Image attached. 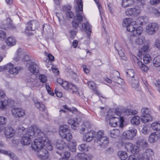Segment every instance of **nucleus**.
Wrapping results in <instances>:
<instances>
[{"instance_id":"nucleus-44","label":"nucleus","mask_w":160,"mask_h":160,"mask_svg":"<svg viewBox=\"0 0 160 160\" xmlns=\"http://www.w3.org/2000/svg\"><path fill=\"white\" fill-rule=\"evenodd\" d=\"M131 22V19L130 18H126L124 19L123 21L122 26L126 28L130 25Z\"/></svg>"},{"instance_id":"nucleus-61","label":"nucleus","mask_w":160,"mask_h":160,"mask_svg":"<svg viewBox=\"0 0 160 160\" xmlns=\"http://www.w3.org/2000/svg\"><path fill=\"white\" fill-rule=\"evenodd\" d=\"M72 86L73 87L71 88H69L68 90H72V93H74L75 92H77V87L75 85H73L72 84Z\"/></svg>"},{"instance_id":"nucleus-47","label":"nucleus","mask_w":160,"mask_h":160,"mask_svg":"<svg viewBox=\"0 0 160 160\" xmlns=\"http://www.w3.org/2000/svg\"><path fill=\"white\" fill-rule=\"evenodd\" d=\"M112 80L114 82L119 84L122 83L123 80L119 76H114L112 78Z\"/></svg>"},{"instance_id":"nucleus-51","label":"nucleus","mask_w":160,"mask_h":160,"mask_svg":"<svg viewBox=\"0 0 160 160\" xmlns=\"http://www.w3.org/2000/svg\"><path fill=\"white\" fill-rule=\"evenodd\" d=\"M66 17L67 18H72L74 17L73 13L69 11L66 12Z\"/></svg>"},{"instance_id":"nucleus-49","label":"nucleus","mask_w":160,"mask_h":160,"mask_svg":"<svg viewBox=\"0 0 160 160\" xmlns=\"http://www.w3.org/2000/svg\"><path fill=\"white\" fill-rule=\"evenodd\" d=\"M63 107L64 108L68 110L73 113L76 114V112L78 111V110L74 107H72L71 108H67L66 106H64Z\"/></svg>"},{"instance_id":"nucleus-12","label":"nucleus","mask_w":160,"mask_h":160,"mask_svg":"<svg viewBox=\"0 0 160 160\" xmlns=\"http://www.w3.org/2000/svg\"><path fill=\"white\" fill-rule=\"evenodd\" d=\"M124 147L127 151L131 152L133 154H135L138 151L137 148L132 143L129 142H127L125 143Z\"/></svg>"},{"instance_id":"nucleus-60","label":"nucleus","mask_w":160,"mask_h":160,"mask_svg":"<svg viewBox=\"0 0 160 160\" xmlns=\"http://www.w3.org/2000/svg\"><path fill=\"white\" fill-rule=\"evenodd\" d=\"M137 3L140 5L143 6L146 4V2L145 0H136Z\"/></svg>"},{"instance_id":"nucleus-31","label":"nucleus","mask_w":160,"mask_h":160,"mask_svg":"<svg viewBox=\"0 0 160 160\" xmlns=\"http://www.w3.org/2000/svg\"><path fill=\"white\" fill-rule=\"evenodd\" d=\"M109 132L110 136L113 138H116L118 137L120 134L119 131L116 129H113L110 131Z\"/></svg>"},{"instance_id":"nucleus-35","label":"nucleus","mask_w":160,"mask_h":160,"mask_svg":"<svg viewBox=\"0 0 160 160\" xmlns=\"http://www.w3.org/2000/svg\"><path fill=\"white\" fill-rule=\"evenodd\" d=\"M142 28L141 27H135L133 32V34L135 36H138L140 35L142 32Z\"/></svg>"},{"instance_id":"nucleus-50","label":"nucleus","mask_w":160,"mask_h":160,"mask_svg":"<svg viewBox=\"0 0 160 160\" xmlns=\"http://www.w3.org/2000/svg\"><path fill=\"white\" fill-rule=\"evenodd\" d=\"M39 79L42 83H45L47 81V77L44 75H40L39 76Z\"/></svg>"},{"instance_id":"nucleus-11","label":"nucleus","mask_w":160,"mask_h":160,"mask_svg":"<svg viewBox=\"0 0 160 160\" xmlns=\"http://www.w3.org/2000/svg\"><path fill=\"white\" fill-rule=\"evenodd\" d=\"M39 25V22L37 21L31 20L27 23L26 29L28 31H34L38 28Z\"/></svg>"},{"instance_id":"nucleus-54","label":"nucleus","mask_w":160,"mask_h":160,"mask_svg":"<svg viewBox=\"0 0 160 160\" xmlns=\"http://www.w3.org/2000/svg\"><path fill=\"white\" fill-rule=\"evenodd\" d=\"M70 156V153L68 151L65 152L63 153V158L65 159L66 160H67L69 158Z\"/></svg>"},{"instance_id":"nucleus-1","label":"nucleus","mask_w":160,"mask_h":160,"mask_svg":"<svg viewBox=\"0 0 160 160\" xmlns=\"http://www.w3.org/2000/svg\"><path fill=\"white\" fill-rule=\"evenodd\" d=\"M19 132L23 135L21 140L22 145H27L31 142V138L35 137H39L40 135L43 136L44 133L36 126H32L29 128H25L22 126L18 127Z\"/></svg>"},{"instance_id":"nucleus-46","label":"nucleus","mask_w":160,"mask_h":160,"mask_svg":"<svg viewBox=\"0 0 160 160\" xmlns=\"http://www.w3.org/2000/svg\"><path fill=\"white\" fill-rule=\"evenodd\" d=\"M68 123L71 125L72 129L75 130L76 128V125L77 122H75L73 119H70L68 121Z\"/></svg>"},{"instance_id":"nucleus-20","label":"nucleus","mask_w":160,"mask_h":160,"mask_svg":"<svg viewBox=\"0 0 160 160\" xmlns=\"http://www.w3.org/2000/svg\"><path fill=\"white\" fill-rule=\"evenodd\" d=\"M15 133V131L12 128L7 127L5 129V134L8 138H10L13 136Z\"/></svg>"},{"instance_id":"nucleus-41","label":"nucleus","mask_w":160,"mask_h":160,"mask_svg":"<svg viewBox=\"0 0 160 160\" xmlns=\"http://www.w3.org/2000/svg\"><path fill=\"white\" fill-rule=\"evenodd\" d=\"M35 105L36 107L41 111H43L45 109V107L44 105L38 102H37L35 103Z\"/></svg>"},{"instance_id":"nucleus-18","label":"nucleus","mask_w":160,"mask_h":160,"mask_svg":"<svg viewBox=\"0 0 160 160\" xmlns=\"http://www.w3.org/2000/svg\"><path fill=\"white\" fill-rule=\"evenodd\" d=\"M28 70L33 74L38 73L39 71L38 67L35 62H30V66L28 67Z\"/></svg>"},{"instance_id":"nucleus-43","label":"nucleus","mask_w":160,"mask_h":160,"mask_svg":"<svg viewBox=\"0 0 160 160\" xmlns=\"http://www.w3.org/2000/svg\"><path fill=\"white\" fill-rule=\"evenodd\" d=\"M151 126L152 128L154 130H160V124L157 122H154L152 123Z\"/></svg>"},{"instance_id":"nucleus-52","label":"nucleus","mask_w":160,"mask_h":160,"mask_svg":"<svg viewBox=\"0 0 160 160\" xmlns=\"http://www.w3.org/2000/svg\"><path fill=\"white\" fill-rule=\"evenodd\" d=\"M71 8V7L68 5H64L63 8V11L64 12H67L69 11Z\"/></svg>"},{"instance_id":"nucleus-17","label":"nucleus","mask_w":160,"mask_h":160,"mask_svg":"<svg viewBox=\"0 0 160 160\" xmlns=\"http://www.w3.org/2000/svg\"><path fill=\"white\" fill-rule=\"evenodd\" d=\"M154 155L153 151L151 149H147L142 155L143 160H152Z\"/></svg>"},{"instance_id":"nucleus-64","label":"nucleus","mask_w":160,"mask_h":160,"mask_svg":"<svg viewBox=\"0 0 160 160\" xmlns=\"http://www.w3.org/2000/svg\"><path fill=\"white\" fill-rule=\"evenodd\" d=\"M155 46L158 49H160V41L157 39L155 42Z\"/></svg>"},{"instance_id":"nucleus-16","label":"nucleus","mask_w":160,"mask_h":160,"mask_svg":"<svg viewBox=\"0 0 160 160\" xmlns=\"http://www.w3.org/2000/svg\"><path fill=\"white\" fill-rule=\"evenodd\" d=\"M38 152V156L41 159L45 160L47 159L48 156L49 154L48 152L45 148H41L39 150H35Z\"/></svg>"},{"instance_id":"nucleus-38","label":"nucleus","mask_w":160,"mask_h":160,"mask_svg":"<svg viewBox=\"0 0 160 160\" xmlns=\"http://www.w3.org/2000/svg\"><path fill=\"white\" fill-rule=\"evenodd\" d=\"M153 63L155 67H158L160 66V56L158 55L155 57L153 60Z\"/></svg>"},{"instance_id":"nucleus-5","label":"nucleus","mask_w":160,"mask_h":160,"mask_svg":"<svg viewBox=\"0 0 160 160\" xmlns=\"http://www.w3.org/2000/svg\"><path fill=\"white\" fill-rule=\"evenodd\" d=\"M48 139L45 137L44 134L43 136L40 135L39 137L35 139L34 142L32 144V148L34 150H39L41 148L52 150V147L48 143Z\"/></svg>"},{"instance_id":"nucleus-3","label":"nucleus","mask_w":160,"mask_h":160,"mask_svg":"<svg viewBox=\"0 0 160 160\" xmlns=\"http://www.w3.org/2000/svg\"><path fill=\"white\" fill-rule=\"evenodd\" d=\"M76 16L74 17L72 22V27L76 29L79 24L82 22L83 19H85L83 12V2L82 0H77L76 4L75 6Z\"/></svg>"},{"instance_id":"nucleus-28","label":"nucleus","mask_w":160,"mask_h":160,"mask_svg":"<svg viewBox=\"0 0 160 160\" xmlns=\"http://www.w3.org/2000/svg\"><path fill=\"white\" fill-rule=\"evenodd\" d=\"M118 156L121 160H125L128 157L127 153L123 151H119L118 152Z\"/></svg>"},{"instance_id":"nucleus-58","label":"nucleus","mask_w":160,"mask_h":160,"mask_svg":"<svg viewBox=\"0 0 160 160\" xmlns=\"http://www.w3.org/2000/svg\"><path fill=\"white\" fill-rule=\"evenodd\" d=\"M160 0H150V2L153 5H156L159 3Z\"/></svg>"},{"instance_id":"nucleus-27","label":"nucleus","mask_w":160,"mask_h":160,"mask_svg":"<svg viewBox=\"0 0 160 160\" xmlns=\"http://www.w3.org/2000/svg\"><path fill=\"white\" fill-rule=\"evenodd\" d=\"M7 24L5 26H2V28L4 29H7L8 28L13 29L14 28V27L12 23V20L10 18H8L7 19Z\"/></svg>"},{"instance_id":"nucleus-25","label":"nucleus","mask_w":160,"mask_h":160,"mask_svg":"<svg viewBox=\"0 0 160 160\" xmlns=\"http://www.w3.org/2000/svg\"><path fill=\"white\" fill-rule=\"evenodd\" d=\"M77 157L79 160H90L91 159L90 155L83 153H78Z\"/></svg>"},{"instance_id":"nucleus-8","label":"nucleus","mask_w":160,"mask_h":160,"mask_svg":"<svg viewBox=\"0 0 160 160\" xmlns=\"http://www.w3.org/2000/svg\"><path fill=\"white\" fill-rule=\"evenodd\" d=\"M124 121V119L122 117H119V118L113 117L110 118L109 124L113 127L118 125L120 128H122L123 127Z\"/></svg>"},{"instance_id":"nucleus-24","label":"nucleus","mask_w":160,"mask_h":160,"mask_svg":"<svg viewBox=\"0 0 160 160\" xmlns=\"http://www.w3.org/2000/svg\"><path fill=\"white\" fill-rule=\"evenodd\" d=\"M134 0H122V6L123 8H127L132 5L134 2Z\"/></svg>"},{"instance_id":"nucleus-30","label":"nucleus","mask_w":160,"mask_h":160,"mask_svg":"<svg viewBox=\"0 0 160 160\" xmlns=\"http://www.w3.org/2000/svg\"><path fill=\"white\" fill-rule=\"evenodd\" d=\"M6 42L8 46H12L15 44L16 40L13 37H10L6 40Z\"/></svg>"},{"instance_id":"nucleus-32","label":"nucleus","mask_w":160,"mask_h":160,"mask_svg":"<svg viewBox=\"0 0 160 160\" xmlns=\"http://www.w3.org/2000/svg\"><path fill=\"white\" fill-rule=\"evenodd\" d=\"M10 100L0 101V108L3 109L5 108L7 105L10 106Z\"/></svg>"},{"instance_id":"nucleus-19","label":"nucleus","mask_w":160,"mask_h":160,"mask_svg":"<svg viewBox=\"0 0 160 160\" xmlns=\"http://www.w3.org/2000/svg\"><path fill=\"white\" fill-rule=\"evenodd\" d=\"M137 144L138 147L143 148H148V144L146 140L143 138H140L137 142Z\"/></svg>"},{"instance_id":"nucleus-10","label":"nucleus","mask_w":160,"mask_h":160,"mask_svg":"<svg viewBox=\"0 0 160 160\" xmlns=\"http://www.w3.org/2000/svg\"><path fill=\"white\" fill-rule=\"evenodd\" d=\"M159 28V25L156 23L152 22L149 23L146 27V31L149 35L155 33Z\"/></svg>"},{"instance_id":"nucleus-42","label":"nucleus","mask_w":160,"mask_h":160,"mask_svg":"<svg viewBox=\"0 0 160 160\" xmlns=\"http://www.w3.org/2000/svg\"><path fill=\"white\" fill-rule=\"evenodd\" d=\"M145 40L144 37L142 36L137 38L135 40V42L137 44L141 45L143 44Z\"/></svg>"},{"instance_id":"nucleus-15","label":"nucleus","mask_w":160,"mask_h":160,"mask_svg":"<svg viewBox=\"0 0 160 160\" xmlns=\"http://www.w3.org/2000/svg\"><path fill=\"white\" fill-rule=\"evenodd\" d=\"M136 133L137 130L133 129L124 132L123 135L126 139H132L136 136Z\"/></svg>"},{"instance_id":"nucleus-63","label":"nucleus","mask_w":160,"mask_h":160,"mask_svg":"<svg viewBox=\"0 0 160 160\" xmlns=\"http://www.w3.org/2000/svg\"><path fill=\"white\" fill-rule=\"evenodd\" d=\"M149 47L148 45H146L143 46L142 50L144 52H147L149 49Z\"/></svg>"},{"instance_id":"nucleus-26","label":"nucleus","mask_w":160,"mask_h":160,"mask_svg":"<svg viewBox=\"0 0 160 160\" xmlns=\"http://www.w3.org/2000/svg\"><path fill=\"white\" fill-rule=\"evenodd\" d=\"M91 127V124L89 122H85L81 126V131L82 132L88 131Z\"/></svg>"},{"instance_id":"nucleus-33","label":"nucleus","mask_w":160,"mask_h":160,"mask_svg":"<svg viewBox=\"0 0 160 160\" xmlns=\"http://www.w3.org/2000/svg\"><path fill=\"white\" fill-rule=\"evenodd\" d=\"M140 122V118L138 116H134L131 120V123L133 125H138Z\"/></svg>"},{"instance_id":"nucleus-40","label":"nucleus","mask_w":160,"mask_h":160,"mask_svg":"<svg viewBox=\"0 0 160 160\" xmlns=\"http://www.w3.org/2000/svg\"><path fill=\"white\" fill-rule=\"evenodd\" d=\"M151 60V57L149 54H145L143 55V60L145 64H147Z\"/></svg>"},{"instance_id":"nucleus-7","label":"nucleus","mask_w":160,"mask_h":160,"mask_svg":"<svg viewBox=\"0 0 160 160\" xmlns=\"http://www.w3.org/2000/svg\"><path fill=\"white\" fill-rule=\"evenodd\" d=\"M29 56L25 53L21 48H19L16 51V55L14 59L16 61L20 60L28 61L29 60Z\"/></svg>"},{"instance_id":"nucleus-6","label":"nucleus","mask_w":160,"mask_h":160,"mask_svg":"<svg viewBox=\"0 0 160 160\" xmlns=\"http://www.w3.org/2000/svg\"><path fill=\"white\" fill-rule=\"evenodd\" d=\"M141 116L143 118H142L141 121L143 123H145L152 120V118L151 116V112L150 109L147 108H142L141 110Z\"/></svg>"},{"instance_id":"nucleus-34","label":"nucleus","mask_w":160,"mask_h":160,"mask_svg":"<svg viewBox=\"0 0 160 160\" xmlns=\"http://www.w3.org/2000/svg\"><path fill=\"white\" fill-rule=\"evenodd\" d=\"M137 60L138 61V66L144 72L147 71L148 69L147 65H145L142 62L139 61V60L137 59Z\"/></svg>"},{"instance_id":"nucleus-13","label":"nucleus","mask_w":160,"mask_h":160,"mask_svg":"<svg viewBox=\"0 0 160 160\" xmlns=\"http://www.w3.org/2000/svg\"><path fill=\"white\" fill-rule=\"evenodd\" d=\"M12 115L16 118H21L25 114L24 111L21 108H14L12 110Z\"/></svg>"},{"instance_id":"nucleus-2","label":"nucleus","mask_w":160,"mask_h":160,"mask_svg":"<svg viewBox=\"0 0 160 160\" xmlns=\"http://www.w3.org/2000/svg\"><path fill=\"white\" fill-rule=\"evenodd\" d=\"M95 137V141L97 142L101 148H105L107 147L109 143L108 138L104 136L103 131H99L96 133L94 131H90L87 132L83 137L84 141L89 142Z\"/></svg>"},{"instance_id":"nucleus-48","label":"nucleus","mask_w":160,"mask_h":160,"mask_svg":"<svg viewBox=\"0 0 160 160\" xmlns=\"http://www.w3.org/2000/svg\"><path fill=\"white\" fill-rule=\"evenodd\" d=\"M78 148L79 150L81 151H87L88 150L87 146L85 144H81Z\"/></svg>"},{"instance_id":"nucleus-57","label":"nucleus","mask_w":160,"mask_h":160,"mask_svg":"<svg viewBox=\"0 0 160 160\" xmlns=\"http://www.w3.org/2000/svg\"><path fill=\"white\" fill-rule=\"evenodd\" d=\"M6 119L5 118L0 116V125L5 124L6 122Z\"/></svg>"},{"instance_id":"nucleus-29","label":"nucleus","mask_w":160,"mask_h":160,"mask_svg":"<svg viewBox=\"0 0 160 160\" xmlns=\"http://www.w3.org/2000/svg\"><path fill=\"white\" fill-rule=\"evenodd\" d=\"M139 80L138 77H135V78L131 79V84L132 87L134 88H137L139 87Z\"/></svg>"},{"instance_id":"nucleus-14","label":"nucleus","mask_w":160,"mask_h":160,"mask_svg":"<svg viewBox=\"0 0 160 160\" xmlns=\"http://www.w3.org/2000/svg\"><path fill=\"white\" fill-rule=\"evenodd\" d=\"M127 16L136 17L140 13V10L138 8H134L127 9L125 11Z\"/></svg>"},{"instance_id":"nucleus-45","label":"nucleus","mask_w":160,"mask_h":160,"mask_svg":"<svg viewBox=\"0 0 160 160\" xmlns=\"http://www.w3.org/2000/svg\"><path fill=\"white\" fill-rule=\"evenodd\" d=\"M61 85L64 88L68 90L69 88H71L73 87L72 83H69L68 82L66 81H64Z\"/></svg>"},{"instance_id":"nucleus-4","label":"nucleus","mask_w":160,"mask_h":160,"mask_svg":"<svg viewBox=\"0 0 160 160\" xmlns=\"http://www.w3.org/2000/svg\"><path fill=\"white\" fill-rule=\"evenodd\" d=\"M59 135L63 139L62 140H59L56 143V148L59 150L64 149L67 147V144L64 141L66 140L69 142L72 139V136L70 130L67 127L60 126L59 130Z\"/></svg>"},{"instance_id":"nucleus-21","label":"nucleus","mask_w":160,"mask_h":160,"mask_svg":"<svg viewBox=\"0 0 160 160\" xmlns=\"http://www.w3.org/2000/svg\"><path fill=\"white\" fill-rule=\"evenodd\" d=\"M160 138V133H152L149 138L148 141L151 143L154 142Z\"/></svg>"},{"instance_id":"nucleus-53","label":"nucleus","mask_w":160,"mask_h":160,"mask_svg":"<svg viewBox=\"0 0 160 160\" xmlns=\"http://www.w3.org/2000/svg\"><path fill=\"white\" fill-rule=\"evenodd\" d=\"M70 34V37L72 39H73L74 37L76 36L77 32L74 30H71L69 31Z\"/></svg>"},{"instance_id":"nucleus-37","label":"nucleus","mask_w":160,"mask_h":160,"mask_svg":"<svg viewBox=\"0 0 160 160\" xmlns=\"http://www.w3.org/2000/svg\"><path fill=\"white\" fill-rule=\"evenodd\" d=\"M126 73L127 74V77L129 79L130 78H131V79H132V78L134 79L136 77L135 75L134 71L132 69H128Z\"/></svg>"},{"instance_id":"nucleus-59","label":"nucleus","mask_w":160,"mask_h":160,"mask_svg":"<svg viewBox=\"0 0 160 160\" xmlns=\"http://www.w3.org/2000/svg\"><path fill=\"white\" fill-rule=\"evenodd\" d=\"M6 37V34L5 32L2 30L0 31V39H4Z\"/></svg>"},{"instance_id":"nucleus-9","label":"nucleus","mask_w":160,"mask_h":160,"mask_svg":"<svg viewBox=\"0 0 160 160\" xmlns=\"http://www.w3.org/2000/svg\"><path fill=\"white\" fill-rule=\"evenodd\" d=\"M5 69L8 70V72L13 75H17L21 70H22V68L19 67H14L13 65L11 63H9L4 66Z\"/></svg>"},{"instance_id":"nucleus-39","label":"nucleus","mask_w":160,"mask_h":160,"mask_svg":"<svg viewBox=\"0 0 160 160\" xmlns=\"http://www.w3.org/2000/svg\"><path fill=\"white\" fill-rule=\"evenodd\" d=\"M138 20L140 22V24L141 25H143L148 22V19L146 16L141 17L138 18Z\"/></svg>"},{"instance_id":"nucleus-22","label":"nucleus","mask_w":160,"mask_h":160,"mask_svg":"<svg viewBox=\"0 0 160 160\" xmlns=\"http://www.w3.org/2000/svg\"><path fill=\"white\" fill-rule=\"evenodd\" d=\"M0 153L7 155L12 159V160H14L16 158V156L13 153L9 150H7L3 149H0Z\"/></svg>"},{"instance_id":"nucleus-55","label":"nucleus","mask_w":160,"mask_h":160,"mask_svg":"<svg viewBox=\"0 0 160 160\" xmlns=\"http://www.w3.org/2000/svg\"><path fill=\"white\" fill-rule=\"evenodd\" d=\"M136 27L132 25H129L128 26L126 27L128 31L129 32H133Z\"/></svg>"},{"instance_id":"nucleus-36","label":"nucleus","mask_w":160,"mask_h":160,"mask_svg":"<svg viewBox=\"0 0 160 160\" xmlns=\"http://www.w3.org/2000/svg\"><path fill=\"white\" fill-rule=\"evenodd\" d=\"M68 144V148L69 150L72 152H74L76 151V144L73 142L69 141Z\"/></svg>"},{"instance_id":"nucleus-62","label":"nucleus","mask_w":160,"mask_h":160,"mask_svg":"<svg viewBox=\"0 0 160 160\" xmlns=\"http://www.w3.org/2000/svg\"><path fill=\"white\" fill-rule=\"evenodd\" d=\"M148 132V127L146 126H144L142 130V133L145 134H147Z\"/></svg>"},{"instance_id":"nucleus-23","label":"nucleus","mask_w":160,"mask_h":160,"mask_svg":"<svg viewBox=\"0 0 160 160\" xmlns=\"http://www.w3.org/2000/svg\"><path fill=\"white\" fill-rule=\"evenodd\" d=\"M82 27L83 29L85 30L88 33V37H89V34L91 32L92 26L88 22H87L82 24Z\"/></svg>"},{"instance_id":"nucleus-56","label":"nucleus","mask_w":160,"mask_h":160,"mask_svg":"<svg viewBox=\"0 0 160 160\" xmlns=\"http://www.w3.org/2000/svg\"><path fill=\"white\" fill-rule=\"evenodd\" d=\"M88 87L91 89L95 90L94 89V84L93 82L88 81L87 82Z\"/></svg>"}]
</instances>
